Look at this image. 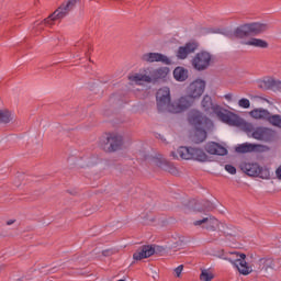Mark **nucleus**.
<instances>
[{
    "instance_id": "1",
    "label": "nucleus",
    "mask_w": 281,
    "mask_h": 281,
    "mask_svg": "<svg viewBox=\"0 0 281 281\" xmlns=\"http://www.w3.org/2000/svg\"><path fill=\"white\" fill-rule=\"evenodd\" d=\"M78 1L80 0H66L52 14H49L46 19L36 24V26H34V30L38 32V30H43L41 29V25L43 24L52 26L54 25L55 21H63V19H65V16H67V14H69V12L74 10V8H76V3H78Z\"/></svg>"
},
{
    "instance_id": "2",
    "label": "nucleus",
    "mask_w": 281,
    "mask_h": 281,
    "mask_svg": "<svg viewBox=\"0 0 281 281\" xmlns=\"http://www.w3.org/2000/svg\"><path fill=\"white\" fill-rule=\"evenodd\" d=\"M267 30H269V24L267 23H260V22L246 23L240 26H237L234 30V36L236 38L243 40L249 36H257V34H263V32H267Z\"/></svg>"
},
{
    "instance_id": "3",
    "label": "nucleus",
    "mask_w": 281,
    "mask_h": 281,
    "mask_svg": "<svg viewBox=\"0 0 281 281\" xmlns=\"http://www.w3.org/2000/svg\"><path fill=\"white\" fill-rule=\"evenodd\" d=\"M168 74H170V68L160 67L149 71V76L144 74H135L130 77V80L136 85H142V82H157L158 80H164Z\"/></svg>"
},
{
    "instance_id": "4",
    "label": "nucleus",
    "mask_w": 281,
    "mask_h": 281,
    "mask_svg": "<svg viewBox=\"0 0 281 281\" xmlns=\"http://www.w3.org/2000/svg\"><path fill=\"white\" fill-rule=\"evenodd\" d=\"M100 146L104 153H117L124 146V137L120 134H106L101 138Z\"/></svg>"
},
{
    "instance_id": "5",
    "label": "nucleus",
    "mask_w": 281,
    "mask_h": 281,
    "mask_svg": "<svg viewBox=\"0 0 281 281\" xmlns=\"http://www.w3.org/2000/svg\"><path fill=\"white\" fill-rule=\"evenodd\" d=\"M231 256L232 257H224V260H227L228 262H231V265L235 266L241 276H249V273L254 272V268H251L247 260H245L247 258V255L231 252Z\"/></svg>"
},
{
    "instance_id": "6",
    "label": "nucleus",
    "mask_w": 281,
    "mask_h": 281,
    "mask_svg": "<svg viewBox=\"0 0 281 281\" xmlns=\"http://www.w3.org/2000/svg\"><path fill=\"white\" fill-rule=\"evenodd\" d=\"M212 58H214V56L210 52L201 50L193 56L191 65L195 71H205V69L210 68Z\"/></svg>"
},
{
    "instance_id": "7",
    "label": "nucleus",
    "mask_w": 281,
    "mask_h": 281,
    "mask_svg": "<svg viewBox=\"0 0 281 281\" xmlns=\"http://www.w3.org/2000/svg\"><path fill=\"white\" fill-rule=\"evenodd\" d=\"M188 122L191 126H194V128H214L212 120L207 119V116L196 110L189 112Z\"/></svg>"
},
{
    "instance_id": "8",
    "label": "nucleus",
    "mask_w": 281,
    "mask_h": 281,
    "mask_svg": "<svg viewBox=\"0 0 281 281\" xmlns=\"http://www.w3.org/2000/svg\"><path fill=\"white\" fill-rule=\"evenodd\" d=\"M214 113L228 126H243V119L232 112H227V110H223L221 106L214 108Z\"/></svg>"
},
{
    "instance_id": "9",
    "label": "nucleus",
    "mask_w": 281,
    "mask_h": 281,
    "mask_svg": "<svg viewBox=\"0 0 281 281\" xmlns=\"http://www.w3.org/2000/svg\"><path fill=\"white\" fill-rule=\"evenodd\" d=\"M241 170H244L248 177H259L260 179H270L271 172L268 168H262L258 164L246 162L241 166Z\"/></svg>"
},
{
    "instance_id": "10",
    "label": "nucleus",
    "mask_w": 281,
    "mask_h": 281,
    "mask_svg": "<svg viewBox=\"0 0 281 281\" xmlns=\"http://www.w3.org/2000/svg\"><path fill=\"white\" fill-rule=\"evenodd\" d=\"M157 108L158 111H169L172 109V104H170V88L164 87L160 88L156 93Z\"/></svg>"
},
{
    "instance_id": "11",
    "label": "nucleus",
    "mask_w": 281,
    "mask_h": 281,
    "mask_svg": "<svg viewBox=\"0 0 281 281\" xmlns=\"http://www.w3.org/2000/svg\"><path fill=\"white\" fill-rule=\"evenodd\" d=\"M206 82L203 79H195L189 83L186 89L187 95H190L193 100H199L203 93H205Z\"/></svg>"
},
{
    "instance_id": "12",
    "label": "nucleus",
    "mask_w": 281,
    "mask_h": 281,
    "mask_svg": "<svg viewBox=\"0 0 281 281\" xmlns=\"http://www.w3.org/2000/svg\"><path fill=\"white\" fill-rule=\"evenodd\" d=\"M194 100L189 94L181 97L176 104H172L169 109V113H182V111H187L194 104Z\"/></svg>"
},
{
    "instance_id": "13",
    "label": "nucleus",
    "mask_w": 281,
    "mask_h": 281,
    "mask_svg": "<svg viewBox=\"0 0 281 281\" xmlns=\"http://www.w3.org/2000/svg\"><path fill=\"white\" fill-rule=\"evenodd\" d=\"M250 136L258 142H273L276 132L269 127H256Z\"/></svg>"
},
{
    "instance_id": "14",
    "label": "nucleus",
    "mask_w": 281,
    "mask_h": 281,
    "mask_svg": "<svg viewBox=\"0 0 281 281\" xmlns=\"http://www.w3.org/2000/svg\"><path fill=\"white\" fill-rule=\"evenodd\" d=\"M193 225L194 227H202V229H207L209 232H216L218 220L212 215H207L202 220L194 221Z\"/></svg>"
},
{
    "instance_id": "15",
    "label": "nucleus",
    "mask_w": 281,
    "mask_h": 281,
    "mask_svg": "<svg viewBox=\"0 0 281 281\" xmlns=\"http://www.w3.org/2000/svg\"><path fill=\"white\" fill-rule=\"evenodd\" d=\"M199 49V43L188 42L186 45L180 46L176 53L179 60H186L190 54H194Z\"/></svg>"
},
{
    "instance_id": "16",
    "label": "nucleus",
    "mask_w": 281,
    "mask_h": 281,
    "mask_svg": "<svg viewBox=\"0 0 281 281\" xmlns=\"http://www.w3.org/2000/svg\"><path fill=\"white\" fill-rule=\"evenodd\" d=\"M144 63H162V65H171L172 61L168 56L161 53H146L142 56Z\"/></svg>"
},
{
    "instance_id": "17",
    "label": "nucleus",
    "mask_w": 281,
    "mask_h": 281,
    "mask_svg": "<svg viewBox=\"0 0 281 281\" xmlns=\"http://www.w3.org/2000/svg\"><path fill=\"white\" fill-rule=\"evenodd\" d=\"M266 148H267V146H265V145L244 143L241 145H238L235 148V150H236V153L245 155V153H265Z\"/></svg>"
},
{
    "instance_id": "18",
    "label": "nucleus",
    "mask_w": 281,
    "mask_h": 281,
    "mask_svg": "<svg viewBox=\"0 0 281 281\" xmlns=\"http://www.w3.org/2000/svg\"><path fill=\"white\" fill-rule=\"evenodd\" d=\"M154 164L160 168V170H165V172H169L170 175L175 176L179 175L177 167H175L172 162L166 160V158H154Z\"/></svg>"
},
{
    "instance_id": "19",
    "label": "nucleus",
    "mask_w": 281,
    "mask_h": 281,
    "mask_svg": "<svg viewBox=\"0 0 281 281\" xmlns=\"http://www.w3.org/2000/svg\"><path fill=\"white\" fill-rule=\"evenodd\" d=\"M155 251H157V249L154 246L145 245L134 252L133 258L134 260H144V258H150V256H154Z\"/></svg>"
},
{
    "instance_id": "20",
    "label": "nucleus",
    "mask_w": 281,
    "mask_h": 281,
    "mask_svg": "<svg viewBox=\"0 0 281 281\" xmlns=\"http://www.w3.org/2000/svg\"><path fill=\"white\" fill-rule=\"evenodd\" d=\"M204 148L209 155H218L221 157L227 155V148L215 142L207 143Z\"/></svg>"
},
{
    "instance_id": "21",
    "label": "nucleus",
    "mask_w": 281,
    "mask_h": 281,
    "mask_svg": "<svg viewBox=\"0 0 281 281\" xmlns=\"http://www.w3.org/2000/svg\"><path fill=\"white\" fill-rule=\"evenodd\" d=\"M193 212H212L214 210V204L207 200H200L196 202H191Z\"/></svg>"
},
{
    "instance_id": "22",
    "label": "nucleus",
    "mask_w": 281,
    "mask_h": 281,
    "mask_svg": "<svg viewBox=\"0 0 281 281\" xmlns=\"http://www.w3.org/2000/svg\"><path fill=\"white\" fill-rule=\"evenodd\" d=\"M192 147H180L177 151H171L173 159H192Z\"/></svg>"
},
{
    "instance_id": "23",
    "label": "nucleus",
    "mask_w": 281,
    "mask_h": 281,
    "mask_svg": "<svg viewBox=\"0 0 281 281\" xmlns=\"http://www.w3.org/2000/svg\"><path fill=\"white\" fill-rule=\"evenodd\" d=\"M241 45H248L250 47H259L260 49H267L269 43L265 40L252 37L246 42H241Z\"/></svg>"
},
{
    "instance_id": "24",
    "label": "nucleus",
    "mask_w": 281,
    "mask_h": 281,
    "mask_svg": "<svg viewBox=\"0 0 281 281\" xmlns=\"http://www.w3.org/2000/svg\"><path fill=\"white\" fill-rule=\"evenodd\" d=\"M188 77H189L188 69H186L181 66L175 68L173 78H175V80H177V82H186Z\"/></svg>"
},
{
    "instance_id": "25",
    "label": "nucleus",
    "mask_w": 281,
    "mask_h": 281,
    "mask_svg": "<svg viewBox=\"0 0 281 281\" xmlns=\"http://www.w3.org/2000/svg\"><path fill=\"white\" fill-rule=\"evenodd\" d=\"M191 153H192L191 159H194L195 161H202V162L210 161V156H207V154H205L203 149L193 148Z\"/></svg>"
},
{
    "instance_id": "26",
    "label": "nucleus",
    "mask_w": 281,
    "mask_h": 281,
    "mask_svg": "<svg viewBox=\"0 0 281 281\" xmlns=\"http://www.w3.org/2000/svg\"><path fill=\"white\" fill-rule=\"evenodd\" d=\"M257 265H258V271H262V269L265 271H269V269H273L274 267L273 259L271 258L269 259L261 258L259 259Z\"/></svg>"
},
{
    "instance_id": "27",
    "label": "nucleus",
    "mask_w": 281,
    "mask_h": 281,
    "mask_svg": "<svg viewBox=\"0 0 281 281\" xmlns=\"http://www.w3.org/2000/svg\"><path fill=\"white\" fill-rule=\"evenodd\" d=\"M202 109H204V111H213L214 113V109H216V106H220V105H214V103H212V97L210 95H204L203 99H202Z\"/></svg>"
},
{
    "instance_id": "28",
    "label": "nucleus",
    "mask_w": 281,
    "mask_h": 281,
    "mask_svg": "<svg viewBox=\"0 0 281 281\" xmlns=\"http://www.w3.org/2000/svg\"><path fill=\"white\" fill-rule=\"evenodd\" d=\"M12 120H13V116L10 110L8 109L0 110V124H10Z\"/></svg>"
},
{
    "instance_id": "29",
    "label": "nucleus",
    "mask_w": 281,
    "mask_h": 281,
    "mask_svg": "<svg viewBox=\"0 0 281 281\" xmlns=\"http://www.w3.org/2000/svg\"><path fill=\"white\" fill-rule=\"evenodd\" d=\"M207 131H212V128H204V127L195 128V137L199 144L207 139Z\"/></svg>"
},
{
    "instance_id": "30",
    "label": "nucleus",
    "mask_w": 281,
    "mask_h": 281,
    "mask_svg": "<svg viewBox=\"0 0 281 281\" xmlns=\"http://www.w3.org/2000/svg\"><path fill=\"white\" fill-rule=\"evenodd\" d=\"M258 89H261L262 91H271V78L259 80L257 82Z\"/></svg>"
},
{
    "instance_id": "31",
    "label": "nucleus",
    "mask_w": 281,
    "mask_h": 281,
    "mask_svg": "<svg viewBox=\"0 0 281 281\" xmlns=\"http://www.w3.org/2000/svg\"><path fill=\"white\" fill-rule=\"evenodd\" d=\"M200 280L201 281H212L214 280V274L210 272V270H202L200 274Z\"/></svg>"
},
{
    "instance_id": "32",
    "label": "nucleus",
    "mask_w": 281,
    "mask_h": 281,
    "mask_svg": "<svg viewBox=\"0 0 281 281\" xmlns=\"http://www.w3.org/2000/svg\"><path fill=\"white\" fill-rule=\"evenodd\" d=\"M270 91H281V81L270 79Z\"/></svg>"
},
{
    "instance_id": "33",
    "label": "nucleus",
    "mask_w": 281,
    "mask_h": 281,
    "mask_svg": "<svg viewBox=\"0 0 281 281\" xmlns=\"http://www.w3.org/2000/svg\"><path fill=\"white\" fill-rule=\"evenodd\" d=\"M241 126H243L245 133H248V134L249 133L252 134L254 131H256V127H254V125L251 123H247L245 121H243Z\"/></svg>"
},
{
    "instance_id": "34",
    "label": "nucleus",
    "mask_w": 281,
    "mask_h": 281,
    "mask_svg": "<svg viewBox=\"0 0 281 281\" xmlns=\"http://www.w3.org/2000/svg\"><path fill=\"white\" fill-rule=\"evenodd\" d=\"M238 105L241 108V109H249L251 106V102L249 101V99H240L238 101Z\"/></svg>"
},
{
    "instance_id": "35",
    "label": "nucleus",
    "mask_w": 281,
    "mask_h": 281,
    "mask_svg": "<svg viewBox=\"0 0 281 281\" xmlns=\"http://www.w3.org/2000/svg\"><path fill=\"white\" fill-rule=\"evenodd\" d=\"M226 172H229V175H236V167L232 165H225Z\"/></svg>"
},
{
    "instance_id": "36",
    "label": "nucleus",
    "mask_w": 281,
    "mask_h": 281,
    "mask_svg": "<svg viewBox=\"0 0 281 281\" xmlns=\"http://www.w3.org/2000/svg\"><path fill=\"white\" fill-rule=\"evenodd\" d=\"M183 272V265H180L178 266L176 269H175V273L177 276V278H181V273Z\"/></svg>"
},
{
    "instance_id": "37",
    "label": "nucleus",
    "mask_w": 281,
    "mask_h": 281,
    "mask_svg": "<svg viewBox=\"0 0 281 281\" xmlns=\"http://www.w3.org/2000/svg\"><path fill=\"white\" fill-rule=\"evenodd\" d=\"M113 254H115V250L113 248L105 249L102 251V256H105V257L113 256Z\"/></svg>"
},
{
    "instance_id": "38",
    "label": "nucleus",
    "mask_w": 281,
    "mask_h": 281,
    "mask_svg": "<svg viewBox=\"0 0 281 281\" xmlns=\"http://www.w3.org/2000/svg\"><path fill=\"white\" fill-rule=\"evenodd\" d=\"M223 34H224V36H226L231 41H234V38H236V35H234V31L233 32H226V33H223Z\"/></svg>"
},
{
    "instance_id": "39",
    "label": "nucleus",
    "mask_w": 281,
    "mask_h": 281,
    "mask_svg": "<svg viewBox=\"0 0 281 281\" xmlns=\"http://www.w3.org/2000/svg\"><path fill=\"white\" fill-rule=\"evenodd\" d=\"M276 175H277V178L279 179V181H281V165L276 170Z\"/></svg>"
},
{
    "instance_id": "40",
    "label": "nucleus",
    "mask_w": 281,
    "mask_h": 281,
    "mask_svg": "<svg viewBox=\"0 0 281 281\" xmlns=\"http://www.w3.org/2000/svg\"><path fill=\"white\" fill-rule=\"evenodd\" d=\"M87 49H89V46H85V49L79 48V50L82 52L83 54H87Z\"/></svg>"
},
{
    "instance_id": "41",
    "label": "nucleus",
    "mask_w": 281,
    "mask_h": 281,
    "mask_svg": "<svg viewBox=\"0 0 281 281\" xmlns=\"http://www.w3.org/2000/svg\"><path fill=\"white\" fill-rule=\"evenodd\" d=\"M263 100V102H267V104H273V102H271V101H269V99H262Z\"/></svg>"
},
{
    "instance_id": "42",
    "label": "nucleus",
    "mask_w": 281,
    "mask_h": 281,
    "mask_svg": "<svg viewBox=\"0 0 281 281\" xmlns=\"http://www.w3.org/2000/svg\"><path fill=\"white\" fill-rule=\"evenodd\" d=\"M14 224V221L10 220L7 222V225H13Z\"/></svg>"
},
{
    "instance_id": "43",
    "label": "nucleus",
    "mask_w": 281,
    "mask_h": 281,
    "mask_svg": "<svg viewBox=\"0 0 281 281\" xmlns=\"http://www.w3.org/2000/svg\"><path fill=\"white\" fill-rule=\"evenodd\" d=\"M177 245H178V247H181V245H183V241L179 240V241H177Z\"/></svg>"
},
{
    "instance_id": "44",
    "label": "nucleus",
    "mask_w": 281,
    "mask_h": 281,
    "mask_svg": "<svg viewBox=\"0 0 281 281\" xmlns=\"http://www.w3.org/2000/svg\"><path fill=\"white\" fill-rule=\"evenodd\" d=\"M156 249H157V251H161V249H162V248H161V247H159V246H157V248H156Z\"/></svg>"
},
{
    "instance_id": "45",
    "label": "nucleus",
    "mask_w": 281,
    "mask_h": 281,
    "mask_svg": "<svg viewBox=\"0 0 281 281\" xmlns=\"http://www.w3.org/2000/svg\"><path fill=\"white\" fill-rule=\"evenodd\" d=\"M216 33H217V34H221V30H217Z\"/></svg>"
},
{
    "instance_id": "46",
    "label": "nucleus",
    "mask_w": 281,
    "mask_h": 281,
    "mask_svg": "<svg viewBox=\"0 0 281 281\" xmlns=\"http://www.w3.org/2000/svg\"><path fill=\"white\" fill-rule=\"evenodd\" d=\"M79 56H80V55H78V54L76 55L77 58H78Z\"/></svg>"
},
{
    "instance_id": "47",
    "label": "nucleus",
    "mask_w": 281,
    "mask_h": 281,
    "mask_svg": "<svg viewBox=\"0 0 281 281\" xmlns=\"http://www.w3.org/2000/svg\"><path fill=\"white\" fill-rule=\"evenodd\" d=\"M229 98V94L226 95V99Z\"/></svg>"
}]
</instances>
